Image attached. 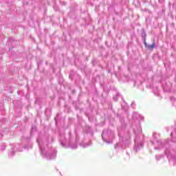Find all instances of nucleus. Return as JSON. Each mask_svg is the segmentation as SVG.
<instances>
[{"label": "nucleus", "instance_id": "obj_1", "mask_svg": "<svg viewBox=\"0 0 176 176\" xmlns=\"http://www.w3.org/2000/svg\"><path fill=\"white\" fill-rule=\"evenodd\" d=\"M144 46L146 47V49H148V50H153V48L155 46V42L152 43V45H148L146 42L144 43Z\"/></svg>", "mask_w": 176, "mask_h": 176}]
</instances>
